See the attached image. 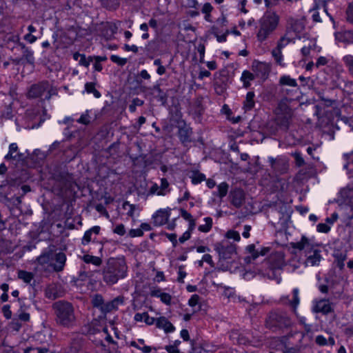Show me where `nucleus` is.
Returning <instances> with one entry per match:
<instances>
[{
	"mask_svg": "<svg viewBox=\"0 0 353 353\" xmlns=\"http://www.w3.org/2000/svg\"><path fill=\"white\" fill-rule=\"evenodd\" d=\"M128 266L124 258H110L103 270V279L107 285H114L127 276Z\"/></svg>",
	"mask_w": 353,
	"mask_h": 353,
	"instance_id": "f257e3e1",
	"label": "nucleus"
},
{
	"mask_svg": "<svg viewBox=\"0 0 353 353\" xmlns=\"http://www.w3.org/2000/svg\"><path fill=\"white\" fill-rule=\"evenodd\" d=\"M56 323L64 327L72 328L76 325L77 317L72 303L59 301L53 303Z\"/></svg>",
	"mask_w": 353,
	"mask_h": 353,
	"instance_id": "f03ea898",
	"label": "nucleus"
},
{
	"mask_svg": "<svg viewBox=\"0 0 353 353\" xmlns=\"http://www.w3.org/2000/svg\"><path fill=\"white\" fill-rule=\"evenodd\" d=\"M258 23L256 39L258 41L263 43L277 29L280 23V17L275 12L266 11Z\"/></svg>",
	"mask_w": 353,
	"mask_h": 353,
	"instance_id": "7ed1b4c3",
	"label": "nucleus"
},
{
	"mask_svg": "<svg viewBox=\"0 0 353 353\" xmlns=\"http://www.w3.org/2000/svg\"><path fill=\"white\" fill-rule=\"evenodd\" d=\"M292 324L293 321L288 313L280 310L271 311L265 320V326L274 332L286 330Z\"/></svg>",
	"mask_w": 353,
	"mask_h": 353,
	"instance_id": "20e7f679",
	"label": "nucleus"
},
{
	"mask_svg": "<svg viewBox=\"0 0 353 353\" xmlns=\"http://www.w3.org/2000/svg\"><path fill=\"white\" fill-rule=\"evenodd\" d=\"M56 95H57V89L48 81H42L32 85L27 93V97L29 99H41V103L44 104L43 110L47 109L46 103L49 102L51 97Z\"/></svg>",
	"mask_w": 353,
	"mask_h": 353,
	"instance_id": "39448f33",
	"label": "nucleus"
},
{
	"mask_svg": "<svg viewBox=\"0 0 353 353\" xmlns=\"http://www.w3.org/2000/svg\"><path fill=\"white\" fill-rule=\"evenodd\" d=\"M291 245L292 248L294 249L304 250L306 256V265L315 266L319 264L322 259L321 251L314 249L313 245L305 236H302L300 241L292 243Z\"/></svg>",
	"mask_w": 353,
	"mask_h": 353,
	"instance_id": "423d86ee",
	"label": "nucleus"
},
{
	"mask_svg": "<svg viewBox=\"0 0 353 353\" xmlns=\"http://www.w3.org/2000/svg\"><path fill=\"white\" fill-rule=\"evenodd\" d=\"M170 124L171 126L179 129L178 135L183 144H186L191 141L192 134V129L182 119L181 112H171L170 116Z\"/></svg>",
	"mask_w": 353,
	"mask_h": 353,
	"instance_id": "0eeeda50",
	"label": "nucleus"
},
{
	"mask_svg": "<svg viewBox=\"0 0 353 353\" xmlns=\"http://www.w3.org/2000/svg\"><path fill=\"white\" fill-rule=\"evenodd\" d=\"M334 89L318 92L320 104L325 108H337L339 105V100L336 97Z\"/></svg>",
	"mask_w": 353,
	"mask_h": 353,
	"instance_id": "6e6552de",
	"label": "nucleus"
},
{
	"mask_svg": "<svg viewBox=\"0 0 353 353\" xmlns=\"http://www.w3.org/2000/svg\"><path fill=\"white\" fill-rule=\"evenodd\" d=\"M215 250L219 253V257L224 260L232 259L236 254V245L228 240L216 243Z\"/></svg>",
	"mask_w": 353,
	"mask_h": 353,
	"instance_id": "1a4fd4ad",
	"label": "nucleus"
},
{
	"mask_svg": "<svg viewBox=\"0 0 353 353\" xmlns=\"http://www.w3.org/2000/svg\"><path fill=\"white\" fill-rule=\"evenodd\" d=\"M268 268L272 272V276L268 274L270 278L275 276V271L281 270L285 265L284 254L281 252L272 253L267 262Z\"/></svg>",
	"mask_w": 353,
	"mask_h": 353,
	"instance_id": "9d476101",
	"label": "nucleus"
},
{
	"mask_svg": "<svg viewBox=\"0 0 353 353\" xmlns=\"http://www.w3.org/2000/svg\"><path fill=\"white\" fill-rule=\"evenodd\" d=\"M312 310L314 313L327 315L334 312L333 303L326 299H315L313 301Z\"/></svg>",
	"mask_w": 353,
	"mask_h": 353,
	"instance_id": "9b49d317",
	"label": "nucleus"
},
{
	"mask_svg": "<svg viewBox=\"0 0 353 353\" xmlns=\"http://www.w3.org/2000/svg\"><path fill=\"white\" fill-rule=\"evenodd\" d=\"M268 161L270 163L273 171L277 174H283L288 172L289 165L285 159L281 158L274 159L269 157Z\"/></svg>",
	"mask_w": 353,
	"mask_h": 353,
	"instance_id": "f8f14e48",
	"label": "nucleus"
},
{
	"mask_svg": "<svg viewBox=\"0 0 353 353\" xmlns=\"http://www.w3.org/2000/svg\"><path fill=\"white\" fill-rule=\"evenodd\" d=\"M64 294L65 290L63 287L57 283H51L45 290L46 296L52 300L62 297Z\"/></svg>",
	"mask_w": 353,
	"mask_h": 353,
	"instance_id": "ddd939ff",
	"label": "nucleus"
},
{
	"mask_svg": "<svg viewBox=\"0 0 353 353\" xmlns=\"http://www.w3.org/2000/svg\"><path fill=\"white\" fill-rule=\"evenodd\" d=\"M37 261L46 270L52 269V261H54V252L52 250L43 252L37 258Z\"/></svg>",
	"mask_w": 353,
	"mask_h": 353,
	"instance_id": "4468645a",
	"label": "nucleus"
},
{
	"mask_svg": "<svg viewBox=\"0 0 353 353\" xmlns=\"http://www.w3.org/2000/svg\"><path fill=\"white\" fill-rule=\"evenodd\" d=\"M170 216V212L167 210L161 209L157 210L152 215V221L154 226H161L164 225Z\"/></svg>",
	"mask_w": 353,
	"mask_h": 353,
	"instance_id": "2eb2a0df",
	"label": "nucleus"
},
{
	"mask_svg": "<svg viewBox=\"0 0 353 353\" xmlns=\"http://www.w3.org/2000/svg\"><path fill=\"white\" fill-rule=\"evenodd\" d=\"M66 256L62 252L54 253V261H52V270L55 272H61L65 265Z\"/></svg>",
	"mask_w": 353,
	"mask_h": 353,
	"instance_id": "dca6fc26",
	"label": "nucleus"
},
{
	"mask_svg": "<svg viewBox=\"0 0 353 353\" xmlns=\"http://www.w3.org/2000/svg\"><path fill=\"white\" fill-rule=\"evenodd\" d=\"M231 203L236 208H240L245 199L244 193L240 189H236L230 193Z\"/></svg>",
	"mask_w": 353,
	"mask_h": 353,
	"instance_id": "f3484780",
	"label": "nucleus"
},
{
	"mask_svg": "<svg viewBox=\"0 0 353 353\" xmlns=\"http://www.w3.org/2000/svg\"><path fill=\"white\" fill-rule=\"evenodd\" d=\"M154 324L157 327L163 330L166 333L172 332L175 329L174 325L165 316L156 319Z\"/></svg>",
	"mask_w": 353,
	"mask_h": 353,
	"instance_id": "a211bd4d",
	"label": "nucleus"
},
{
	"mask_svg": "<svg viewBox=\"0 0 353 353\" xmlns=\"http://www.w3.org/2000/svg\"><path fill=\"white\" fill-rule=\"evenodd\" d=\"M252 68L257 75L262 77L268 76L270 70V65L264 62H254Z\"/></svg>",
	"mask_w": 353,
	"mask_h": 353,
	"instance_id": "6ab92c4d",
	"label": "nucleus"
},
{
	"mask_svg": "<svg viewBox=\"0 0 353 353\" xmlns=\"http://www.w3.org/2000/svg\"><path fill=\"white\" fill-rule=\"evenodd\" d=\"M6 160L20 161L23 159V154L18 152L17 143H12L9 146L8 153L5 156Z\"/></svg>",
	"mask_w": 353,
	"mask_h": 353,
	"instance_id": "aec40b11",
	"label": "nucleus"
},
{
	"mask_svg": "<svg viewBox=\"0 0 353 353\" xmlns=\"http://www.w3.org/2000/svg\"><path fill=\"white\" fill-rule=\"evenodd\" d=\"M99 226H94L90 230H87L81 240L83 245L88 244L92 239H95L96 236L99 234L100 232Z\"/></svg>",
	"mask_w": 353,
	"mask_h": 353,
	"instance_id": "412c9836",
	"label": "nucleus"
},
{
	"mask_svg": "<svg viewBox=\"0 0 353 353\" xmlns=\"http://www.w3.org/2000/svg\"><path fill=\"white\" fill-rule=\"evenodd\" d=\"M329 65L330 66H336V68H339V70H341V67L334 61V59L331 56L327 57H319L315 63V65L316 68H319L321 66Z\"/></svg>",
	"mask_w": 353,
	"mask_h": 353,
	"instance_id": "4be33fe9",
	"label": "nucleus"
},
{
	"mask_svg": "<svg viewBox=\"0 0 353 353\" xmlns=\"http://www.w3.org/2000/svg\"><path fill=\"white\" fill-rule=\"evenodd\" d=\"M134 319L137 322L144 321L148 325H154L156 321V319L150 316L147 312L137 313L134 315Z\"/></svg>",
	"mask_w": 353,
	"mask_h": 353,
	"instance_id": "5701e85b",
	"label": "nucleus"
},
{
	"mask_svg": "<svg viewBox=\"0 0 353 353\" xmlns=\"http://www.w3.org/2000/svg\"><path fill=\"white\" fill-rule=\"evenodd\" d=\"M315 115L318 119V125L321 128L327 126L331 122L328 112H316Z\"/></svg>",
	"mask_w": 353,
	"mask_h": 353,
	"instance_id": "b1692460",
	"label": "nucleus"
},
{
	"mask_svg": "<svg viewBox=\"0 0 353 353\" xmlns=\"http://www.w3.org/2000/svg\"><path fill=\"white\" fill-rule=\"evenodd\" d=\"M122 208L126 211V214L134 221V214L137 211H139V207L126 201L123 203Z\"/></svg>",
	"mask_w": 353,
	"mask_h": 353,
	"instance_id": "393cba45",
	"label": "nucleus"
},
{
	"mask_svg": "<svg viewBox=\"0 0 353 353\" xmlns=\"http://www.w3.org/2000/svg\"><path fill=\"white\" fill-rule=\"evenodd\" d=\"M130 346L134 347L143 353H150L152 347L145 345V341L142 339H138L137 341H131Z\"/></svg>",
	"mask_w": 353,
	"mask_h": 353,
	"instance_id": "a878e982",
	"label": "nucleus"
},
{
	"mask_svg": "<svg viewBox=\"0 0 353 353\" xmlns=\"http://www.w3.org/2000/svg\"><path fill=\"white\" fill-rule=\"evenodd\" d=\"M255 77L254 74L248 70H243L240 80L243 83V87L245 88H249L251 85V82L254 79Z\"/></svg>",
	"mask_w": 353,
	"mask_h": 353,
	"instance_id": "bb28decb",
	"label": "nucleus"
},
{
	"mask_svg": "<svg viewBox=\"0 0 353 353\" xmlns=\"http://www.w3.org/2000/svg\"><path fill=\"white\" fill-rule=\"evenodd\" d=\"M254 97L255 94L252 91H250L247 93L245 99L243 102V109H245V110H250L254 108Z\"/></svg>",
	"mask_w": 353,
	"mask_h": 353,
	"instance_id": "cd10ccee",
	"label": "nucleus"
},
{
	"mask_svg": "<svg viewBox=\"0 0 353 353\" xmlns=\"http://www.w3.org/2000/svg\"><path fill=\"white\" fill-rule=\"evenodd\" d=\"M212 32L216 39V41L219 43H223L227 41V37L230 34V30H226L223 33L221 34L219 28L217 26H213L212 28Z\"/></svg>",
	"mask_w": 353,
	"mask_h": 353,
	"instance_id": "c85d7f7f",
	"label": "nucleus"
},
{
	"mask_svg": "<svg viewBox=\"0 0 353 353\" xmlns=\"http://www.w3.org/2000/svg\"><path fill=\"white\" fill-rule=\"evenodd\" d=\"M342 61L348 74L353 77V55L349 54L343 56Z\"/></svg>",
	"mask_w": 353,
	"mask_h": 353,
	"instance_id": "c756f323",
	"label": "nucleus"
},
{
	"mask_svg": "<svg viewBox=\"0 0 353 353\" xmlns=\"http://www.w3.org/2000/svg\"><path fill=\"white\" fill-rule=\"evenodd\" d=\"M214 10L210 3H205L201 8V13L204 14V19L208 22H212L211 12Z\"/></svg>",
	"mask_w": 353,
	"mask_h": 353,
	"instance_id": "7c9ffc66",
	"label": "nucleus"
},
{
	"mask_svg": "<svg viewBox=\"0 0 353 353\" xmlns=\"http://www.w3.org/2000/svg\"><path fill=\"white\" fill-rule=\"evenodd\" d=\"M288 112H278L276 121L277 123L281 126L288 127Z\"/></svg>",
	"mask_w": 353,
	"mask_h": 353,
	"instance_id": "2f4dec72",
	"label": "nucleus"
},
{
	"mask_svg": "<svg viewBox=\"0 0 353 353\" xmlns=\"http://www.w3.org/2000/svg\"><path fill=\"white\" fill-rule=\"evenodd\" d=\"M18 278L27 284H30L34 279V274L25 270H19L17 272Z\"/></svg>",
	"mask_w": 353,
	"mask_h": 353,
	"instance_id": "473e14b6",
	"label": "nucleus"
},
{
	"mask_svg": "<svg viewBox=\"0 0 353 353\" xmlns=\"http://www.w3.org/2000/svg\"><path fill=\"white\" fill-rule=\"evenodd\" d=\"M20 46L23 50V56L28 63H33L34 61V52L30 48L26 46L25 44L21 43Z\"/></svg>",
	"mask_w": 353,
	"mask_h": 353,
	"instance_id": "72a5a7b5",
	"label": "nucleus"
},
{
	"mask_svg": "<svg viewBox=\"0 0 353 353\" xmlns=\"http://www.w3.org/2000/svg\"><path fill=\"white\" fill-rule=\"evenodd\" d=\"M299 294V290L297 288L294 289L292 291V300H289V304L292 307L294 312H296V308L300 303Z\"/></svg>",
	"mask_w": 353,
	"mask_h": 353,
	"instance_id": "f704fd0d",
	"label": "nucleus"
},
{
	"mask_svg": "<svg viewBox=\"0 0 353 353\" xmlns=\"http://www.w3.org/2000/svg\"><path fill=\"white\" fill-rule=\"evenodd\" d=\"M345 79L339 73V71L332 75V86L334 88H342V83H344Z\"/></svg>",
	"mask_w": 353,
	"mask_h": 353,
	"instance_id": "c9c22d12",
	"label": "nucleus"
},
{
	"mask_svg": "<svg viewBox=\"0 0 353 353\" xmlns=\"http://www.w3.org/2000/svg\"><path fill=\"white\" fill-rule=\"evenodd\" d=\"M272 55L278 65H279L281 67L285 66V63L283 62V55L282 53V50L274 48L272 50Z\"/></svg>",
	"mask_w": 353,
	"mask_h": 353,
	"instance_id": "e433bc0d",
	"label": "nucleus"
},
{
	"mask_svg": "<svg viewBox=\"0 0 353 353\" xmlns=\"http://www.w3.org/2000/svg\"><path fill=\"white\" fill-rule=\"evenodd\" d=\"M279 83L282 85H288L291 87L297 86L296 79L291 78L290 75L281 76L279 79Z\"/></svg>",
	"mask_w": 353,
	"mask_h": 353,
	"instance_id": "4c0bfd02",
	"label": "nucleus"
},
{
	"mask_svg": "<svg viewBox=\"0 0 353 353\" xmlns=\"http://www.w3.org/2000/svg\"><path fill=\"white\" fill-rule=\"evenodd\" d=\"M85 90L88 94H93L95 98L99 99L101 97V93L95 88V83L92 82H88L85 84Z\"/></svg>",
	"mask_w": 353,
	"mask_h": 353,
	"instance_id": "58836bf2",
	"label": "nucleus"
},
{
	"mask_svg": "<svg viewBox=\"0 0 353 353\" xmlns=\"http://www.w3.org/2000/svg\"><path fill=\"white\" fill-rule=\"evenodd\" d=\"M82 259L85 263H92L96 266H99L102 263V261L99 257L89 254L84 255Z\"/></svg>",
	"mask_w": 353,
	"mask_h": 353,
	"instance_id": "ea45409f",
	"label": "nucleus"
},
{
	"mask_svg": "<svg viewBox=\"0 0 353 353\" xmlns=\"http://www.w3.org/2000/svg\"><path fill=\"white\" fill-rule=\"evenodd\" d=\"M192 183L194 185L199 184L205 180V176L198 171L193 172L190 176Z\"/></svg>",
	"mask_w": 353,
	"mask_h": 353,
	"instance_id": "a19ab883",
	"label": "nucleus"
},
{
	"mask_svg": "<svg viewBox=\"0 0 353 353\" xmlns=\"http://www.w3.org/2000/svg\"><path fill=\"white\" fill-rule=\"evenodd\" d=\"M229 185L226 182H223L217 186V196L222 199L225 196L228 192Z\"/></svg>",
	"mask_w": 353,
	"mask_h": 353,
	"instance_id": "79ce46f5",
	"label": "nucleus"
},
{
	"mask_svg": "<svg viewBox=\"0 0 353 353\" xmlns=\"http://www.w3.org/2000/svg\"><path fill=\"white\" fill-rule=\"evenodd\" d=\"M291 42V39L287 37V34L282 36L277 41L276 49L282 50Z\"/></svg>",
	"mask_w": 353,
	"mask_h": 353,
	"instance_id": "37998d69",
	"label": "nucleus"
},
{
	"mask_svg": "<svg viewBox=\"0 0 353 353\" xmlns=\"http://www.w3.org/2000/svg\"><path fill=\"white\" fill-rule=\"evenodd\" d=\"M205 224L199 226L198 229L202 232H209L212 226V219L210 217H205L204 219Z\"/></svg>",
	"mask_w": 353,
	"mask_h": 353,
	"instance_id": "c03bdc74",
	"label": "nucleus"
},
{
	"mask_svg": "<svg viewBox=\"0 0 353 353\" xmlns=\"http://www.w3.org/2000/svg\"><path fill=\"white\" fill-rule=\"evenodd\" d=\"M121 0H101L102 5L108 9L115 10L118 8Z\"/></svg>",
	"mask_w": 353,
	"mask_h": 353,
	"instance_id": "a18cd8bd",
	"label": "nucleus"
},
{
	"mask_svg": "<svg viewBox=\"0 0 353 353\" xmlns=\"http://www.w3.org/2000/svg\"><path fill=\"white\" fill-rule=\"evenodd\" d=\"M170 183L168 181V180L165 178H162L161 179V185H160V194H162V196L166 195L170 192Z\"/></svg>",
	"mask_w": 353,
	"mask_h": 353,
	"instance_id": "49530a36",
	"label": "nucleus"
},
{
	"mask_svg": "<svg viewBox=\"0 0 353 353\" xmlns=\"http://www.w3.org/2000/svg\"><path fill=\"white\" fill-rule=\"evenodd\" d=\"M92 303L93 306L99 307L101 310L104 305L103 299L100 294L94 295V296L92 298Z\"/></svg>",
	"mask_w": 353,
	"mask_h": 353,
	"instance_id": "de8ad7c7",
	"label": "nucleus"
},
{
	"mask_svg": "<svg viewBox=\"0 0 353 353\" xmlns=\"http://www.w3.org/2000/svg\"><path fill=\"white\" fill-rule=\"evenodd\" d=\"M110 60L120 66H123L127 63V59L120 57L118 55L112 54L110 57Z\"/></svg>",
	"mask_w": 353,
	"mask_h": 353,
	"instance_id": "09e8293b",
	"label": "nucleus"
},
{
	"mask_svg": "<svg viewBox=\"0 0 353 353\" xmlns=\"http://www.w3.org/2000/svg\"><path fill=\"white\" fill-rule=\"evenodd\" d=\"M292 155L295 159V163L296 166L301 167L305 165V161L302 157L301 153L300 152L296 151L292 153Z\"/></svg>",
	"mask_w": 353,
	"mask_h": 353,
	"instance_id": "8fccbe9b",
	"label": "nucleus"
},
{
	"mask_svg": "<svg viewBox=\"0 0 353 353\" xmlns=\"http://www.w3.org/2000/svg\"><path fill=\"white\" fill-rule=\"evenodd\" d=\"M343 92L348 95L353 94V81H345L343 83Z\"/></svg>",
	"mask_w": 353,
	"mask_h": 353,
	"instance_id": "3c124183",
	"label": "nucleus"
},
{
	"mask_svg": "<svg viewBox=\"0 0 353 353\" xmlns=\"http://www.w3.org/2000/svg\"><path fill=\"white\" fill-rule=\"evenodd\" d=\"M48 350L44 347H29L23 350V353H47Z\"/></svg>",
	"mask_w": 353,
	"mask_h": 353,
	"instance_id": "603ef678",
	"label": "nucleus"
},
{
	"mask_svg": "<svg viewBox=\"0 0 353 353\" xmlns=\"http://www.w3.org/2000/svg\"><path fill=\"white\" fill-rule=\"evenodd\" d=\"M223 114H225V118L230 121L232 123H237L241 120V117H235L234 115V112H223Z\"/></svg>",
	"mask_w": 353,
	"mask_h": 353,
	"instance_id": "864d4df0",
	"label": "nucleus"
},
{
	"mask_svg": "<svg viewBox=\"0 0 353 353\" xmlns=\"http://www.w3.org/2000/svg\"><path fill=\"white\" fill-rule=\"evenodd\" d=\"M336 261H337V266L341 269H343L344 268V261L346 260L347 259V255L346 254H343V253H340L339 254H337L336 256Z\"/></svg>",
	"mask_w": 353,
	"mask_h": 353,
	"instance_id": "5fc2aeb1",
	"label": "nucleus"
},
{
	"mask_svg": "<svg viewBox=\"0 0 353 353\" xmlns=\"http://www.w3.org/2000/svg\"><path fill=\"white\" fill-rule=\"evenodd\" d=\"M160 192H161L160 185H159L157 183H154L150 188L148 194V195L157 194L158 196H162V194H160Z\"/></svg>",
	"mask_w": 353,
	"mask_h": 353,
	"instance_id": "6e6d98bb",
	"label": "nucleus"
},
{
	"mask_svg": "<svg viewBox=\"0 0 353 353\" xmlns=\"http://www.w3.org/2000/svg\"><path fill=\"white\" fill-rule=\"evenodd\" d=\"M226 237L230 239H234L236 241H239L241 239L239 233L234 230H229L226 233Z\"/></svg>",
	"mask_w": 353,
	"mask_h": 353,
	"instance_id": "4d7b16f0",
	"label": "nucleus"
},
{
	"mask_svg": "<svg viewBox=\"0 0 353 353\" xmlns=\"http://www.w3.org/2000/svg\"><path fill=\"white\" fill-rule=\"evenodd\" d=\"M113 232L120 236H123L125 234V228L124 225L122 223L117 225L113 229Z\"/></svg>",
	"mask_w": 353,
	"mask_h": 353,
	"instance_id": "13d9d810",
	"label": "nucleus"
},
{
	"mask_svg": "<svg viewBox=\"0 0 353 353\" xmlns=\"http://www.w3.org/2000/svg\"><path fill=\"white\" fill-rule=\"evenodd\" d=\"M246 250L251 254L252 257L253 259H256L259 254V252L255 250V246L254 244L249 245L246 247Z\"/></svg>",
	"mask_w": 353,
	"mask_h": 353,
	"instance_id": "bf43d9fd",
	"label": "nucleus"
},
{
	"mask_svg": "<svg viewBox=\"0 0 353 353\" xmlns=\"http://www.w3.org/2000/svg\"><path fill=\"white\" fill-rule=\"evenodd\" d=\"M346 14L347 21L353 23V3L349 4Z\"/></svg>",
	"mask_w": 353,
	"mask_h": 353,
	"instance_id": "052dcab7",
	"label": "nucleus"
},
{
	"mask_svg": "<svg viewBox=\"0 0 353 353\" xmlns=\"http://www.w3.org/2000/svg\"><path fill=\"white\" fill-rule=\"evenodd\" d=\"M143 235V232H142V230H141V228L131 229L129 231V236L132 238L142 236Z\"/></svg>",
	"mask_w": 353,
	"mask_h": 353,
	"instance_id": "680f3d73",
	"label": "nucleus"
},
{
	"mask_svg": "<svg viewBox=\"0 0 353 353\" xmlns=\"http://www.w3.org/2000/svg\"><path fill=\"white\" fill-rule=\"evenodd\" d=\"M315 342L320 346H325L327 345V340L323 335H318L316 336Z\"/></svg>",
	"mask_w": 353,
	"mask_h": 353,
	"instance_id": "e2e57ef3",
	"label": "nucleus"
},
{
	"mask_svg": "<svg viewBox=\"0 0 353 353\" xmlns=\"http://www.w3.org/2000/svg\"><path fill=\"white\" fill-rule=\"evenodd\" d=\"M200 297L198 294H193L188 301V304L191 307L196 306L199 301Z\"/></svg>",
	"mask_w": 353,
	"mask_h": 353,
	"instance_id": "0e129e2a",
	"label": "nucleus"
},
{
	"mask_svg": "<svg viewBox=\"0 0 353 353\" xmlns=\"http://www.w3.org/2000/svg\"><path fill=\"white\" fill-rule=\"evenodd\" d=\"M143 101L139 98H135L133 99L132 103L129 106L130 110H134L137 106H141L143 105Z\"/></svg>",
	"mask_w": 353,
	"mask_h": 353,
	"instance_id": "69168bd1",
	"label": "nucleus"
},
{
	"mask_svg": "<svg viewBox=\"0 0 353 353\" xmlns=\"http://www.w3.org/2000/svg\"><path fill=\"white\" fill-rule=\"evenodd\" d=\"M330 230V227L326 223H319L317 225V231L319 232L327 233Z\"/></svg>",
	"mask_w": 353,
	"mask_h": 353,
	"instance_id": "338daca9",
	"label": "nucleus"
},
{
	"mask_svg": "<svg viewBox=\"0 0 353 353\" xmlns=\"http://www.w3.org/2000/svg\"><path fill=\"white\" fill-rule=\"evenodd\" d=\"M160 299L163 303L166 305H170L172 298L168 293L163 292L160 297Z\"/></svg>",
	"mask_w": 353,
	"mask_h": 353,
	"instance_id": "774afa93",
	"label": "nucleus"
}]
</instances>
